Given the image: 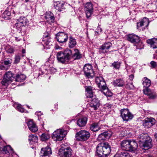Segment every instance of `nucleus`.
I'll use <instances>...</instances> for the list:
<instances>
[{"label": "nucleus", "instance_id": "nucleus-1", "mask_svg": "<svg viewBox=\"0 0 157 157\" xmlns=\"http://www.w3.org/2000/svg\"><path fill=\"white\" fill-rule=\"evenodd\" d=\"M57 59L59 62L62 63H67L71 59L74 60H78L82 58V55L78 49H74V53L70 49L67 48L63 51L58 52L56 54Z\"/></svg>", "mask_w": 157, "mask_h": 157}, {"label": "nucleus", "instance_id": "nucleus-2", "mask_svg": "<svg viewBox=\"0 0 157 157\" xmlns=\"http://www.w3.org/2000/svg\"><path fill=\"white\" fill-rule=\"evenodd\" d=\"M96 156L99 157H107L111 151V147L107 142L98 144L96 147Z\"/></svg>", "mask_w": 157, "mask_h": 157}, {"label": "nucleus", "instance_id": "nucleus-3", "mask_svg": "<svg viewBox=\"0 0 157 157\" xmlns=\"http://www.w3.org/2000/svg\"><path fill=\"white\" fill-rule=\"evenodd\" d=\"M139 145L142 149H148L152 147V139L147 133H142L138 137Z\"/></svg>", "mask_w": 157, "mask_h": 157}, {"label": "nucleus", "instance_id": "nucleus-4", "mask_svg": "<svg viewBox=\"0 0 157 157\" xmlns=\"http://www.w3.org/2000/svg\"><path fill=\"white\" fill-rule=\"evenodd\" d=\"M94 89V88L91 86H87L86 88L87 91V97L92 99L90 104V106L93 108L94 110H96L99 106L100 103L99 100L94 95L93 90Z\"/></svg>", "mask_w": 157, "mask_h": 157}, {"label": "nucleus", "instance_id": "nucleus-5", "mask_svg": "<svg viewBox=\"0 0 157 157\" xmlns=\"http://www.w3.org/2000/svg\"><path fill=\"white\" fill-rule=\"evenodd\" d=\"M121 146L123 150L133 152H135L138 147L137 144L134 140H123L121 142Z\"/></svg>", "mask_w": 157, "mask_h": 157}, {"label": "nucleus", "instance_id": "nucleus-6", "mask_svg": "<svg viewBox=\"0 0 157 157\" xmlns=\"http://www.w3.org/2000/svg\"><path fill=\"white\" fill-rule=\"evenodd\" d=\"M90 133L85 130H81L76 133V140L78 141H84L87 140L90 136Z\"/></svg>", "mask_w": 157, "mask_h": 157}, {"label": "nucleus", "instance_id": "nucleus-7", "mask_svg": "<svg viewBox=\"0 0 157 157\" xmlns=\"http://www.w3.org/2000/svg\"><path fill=\"white\" fill-rule=\"evenodd\" d=\"M66 133L65 131L63 129H57L53 133L52 137L54 141H61L63 139Z\"/></svg>", "mask_w": 157, "mask_h": 157}, {"label": "nucleus", "instance_id": "nucleus-8", "mask_svg": "<svg viewBox=\"0 0 157 157\" xmlns=\"http://www.w3.org/2000/svg\"><path fill=\"white\" fill-rule=\"evenodd\" d=\"M14 75L11 71L6 72L4 75V78L1 82L2 85L7 86L13 81H15Z\"/></svg>", "mask_w": 157, "mask_h": 157}, {"label": "nucleus", "instance_id": "nucleus-9", "mask_svg": "<svg viewBox=\"0 0 157 157\" xmlns=\"http://www.w3.org/2000/svg\"><path fill=\"white\" fill-rule=\"evenodd\" d=\"M56 38L61 45L64 44L68 39L67 34L64 32H59L56 35Z\"/></svg>", "mask_w": 157, "mask_h": 157}, {"label": "nucleus", "instance_id": "nucleus-10", "mask_svg": "<svg viewBox=\"0 0 157 157\" xmlns=\"http://www.w3.org/2000/svg\"><path fill=\"white\" fill-rule=\"evenodd\" d=\"M121 116L124 121H128L133 117V115L127 109H123L120 110Z\"/></svg>", "mask_w": 157, "mask_h": 157}, {"label": "nucleus", "instance_id": "nucleus-11", "mask_svg": "<svg viewBox=\"0 0 157 157\" xmlns=\"http://www.w3.org/2000/svg\"><path fill=\"white\" fill-rule=\"evenodd\" d=\"M29 21L25 17H21L17 19L15 25L16 29L21 31V27L26 25L28 23Z\"/></svg>", "mask_w": 157, "mask_h": 157}, {"label": "nucleus", "instance_id": "nucleus-12", "mask_svg": "<svg viewBox=\"0 0 157 157\" xmlns=\"http://www.w3.org/2000/svg\"><path fill=\"white\" fill-rule=\"evenodd\" d=\"M72 150L70 147H62L59 150V154L62 157H70L72 155Z\"/></svg>", "mask_w": 157, "mask_h": 157}, {"label": "nucleus", "instance_id": "nucleus-13", "mask_svg": "<svg viewBox=\"0 0 157 157\" xmlns=\"http://www.w3.org/2000/svg\"><path fill=\"white\" fill-rule=\"evenodd\" d=\"M83 71L85 75L88 78L90 77H92L94 75L92 66L91 64H86L83 67Z\"/></svg>", "mask_w": 157, "mask_h": 157}, {"label": "nucleus", "instance_id": "nucleus-14", "mask_svg": "<svg viewBox=\"0 0 157 157\" xmlns=\"http://www.w3.org/2000/svg\"><path fill=\"white\" fill-rule=\"evenodd\" d=\"M85 11L87 18H89L93 12V5L90 2L86 3L85 5Z\"/></svg>", "mask_w": 157, "mask_h": 157}, {"label": "nucleus", "instance_id": "nucleus-15", "mask_svg": "<svg viewBox=\"0 0 157 157\" xmlns=\"http://www.w3.org/2000/svg\"><path fill=\"white\" fill-rule=\"evenodd\" d=\"M95 82L99 88L103 90H105L107 88L105 82L102 77L100 76L96 77Z\"/></svg>", "mask_w": 157, "mask_h": 157}, {"label": "nucleus", "instance_id": "nucleus-16", "mask_svg": "<svg viewBox=\"0 0 157 157\" xmlns=\"http://www.w3.org/2000/svg\"><path fill=\"white\" fill-rule=\"evenodd\" d=\"M111 44L110 42H105L99 48V53L100 54H105L107 52L109 49L111 47Z\"/></svg>", "mask_w": 157, "mask_h": 157}, {"label": "nucleus", "instance_id": "nucleus-17", "mask_svg": "<svg viewBox=\"0 0 157 157\" xmlns=\"http://www.w3.org/2000/svg\"><path fill=\"white\" fill-rule=\"evenodd\" d=\"M155 123V121L153 118H147L143 121V125L145 128H148L152 126Z\"/></svg>", "mask_w": 157, "mask_h": 157}, {"label": "nucleus", "instance_id": "nucleus-18", "mask_svg": "<svg viewBox=\"0 0 157 157\" xmlns=\"http://www.w3.org/2000/svg\"><path fill=\"white\" fill-rule=\"evenodd\" d=\"M112 135V133L109 131H107L101 133L98 137V140L100 141L105 140L109 138Z\"/></svg>", "mask_w": 157, "mask_h": 157}, {"label": "nucleus", "instance_id": "nucleus-19", "mask_svg": "<svg viewBox=\"0 0 157 157\" xmlns=\"http://www.w3.org/2000/svg\"><path fill=\"white\" fill-rule=\"evenodd\" d=\"M52 153L51 148L48 147L42 148L40 153V157H48Z\"/></svg>", "mask_w": 157, "mask_h": 157}, {"label": "nucleus", "instance_id": "nucleus-20", "mask_svg": "<svg viewBox=\"0 0 157 157\" xmlns=\"http://www.w3.org/2000/svg\"><path fill=\"white\" fill-rule=\"evenodd\" d=\"M127 38L128 41L134 44H137L140 40L139 36L133 34L128 35Z\"/></svg>", "mask_w": 157, "mask_h": 157}, {"label": "nucleus", "instance_id": "nucleus-21", "mask_svg": "<svg viewBox=\"0 0 157 157\" xmlns=\"http://www.w3.org/2000/svg\"><path fill=\"white\" fill-rule=\"evenodd\" d=\"M143 92L144 94L147 95L148 98L151 99H154L157 97L156 93L149 88L144 90Z\"/></svg>", "mask_w": 157, "mask_h": 157}, {"label": "nucleus", "instance_id": "nucleus-22", "mask_svg": "<svg viewBox=\"0 0 157 157\" xmlns=\"http://www.w3.org/2000/svg\"><path fill=\"white\" fill-rule=\"evenodd\" d=\"M64 3L60 1H56L54 3V6L56 9L58 11L61 12L64 10Z\"/></svg>", "mask_w": 157, "mask_h": 157}, {"label": "nucleus", "instance_id": "nucleus-23", "mask_svg": "<svg viewBox=\"0 0 157 157\" xmlns=\"http://www.w3.org/2000/svg\"><path fill=\"white\" fill-rule=\"evenodd\" d=\"M27 125L29 129L32 132H36L38 129L35 123L33 121H29L27 123Z\"/></svg>", "mask_w": 157, "mask_h": 157}, {"label": "nucleus", "instance_id": "nucleus-24", "mask_svg": "<svg viewBox=\"0 0 157 157\" xmlns=\"http://www.w3.org/2000/svg\"><path fill=\"white\" fill-rule=\"evenodd\" d=\"M87 118L86 117H82L78 120L77 122V125L80 127L85 126L87 123Z\"/></svg>", "mask_w": 157, "mask_h": 157}, {"label": "nucleus", "instance_id": "nucleus-25", "mask_svg": "<svg viewBox=\"0 0 157 157\" xmlns=\"http://www.w3.org/2000/svg\"><path fill=\"white\" fill-rule=\"evenodd\" d=\"M149 23V19L146 17H144L140 22L137 23V27L138 28L143 26L147 27L148 26Z\"/></svg>", "mask_w": 157, "mask_h": 157}, {"label": "nucleus", "instance_id": "nucleus-26", "mask_svg": "<svg viewBox=\"0 0 157 157\" xmlns=\"http://www.w3.org/2000/svg\"><path fill=\"white\" fill-rule=\"evenodd\" d=\"M147 43L153 49L157 48V38H153L147 40Z\"/></svg>", "mask_w": 157, "mask_h": 157}, {"label": "nucleus", "instance_id": "nucleus-27", "mask_svg": "<svg viewBox=\"0 0 157 157\" xmlns=\"http://www.w3.org/2000/svg\"><path fill=\"white\" fill-rule=\"evenodd\" d=\"M12 60L10 59H6L4 61V64L5 66L3 65L0 66V69L2 70H6L8 67L10 66Z\"/></svg>", "mask_w": 157, "mask_h": 157}, {"label": "nucleus", "instance_id": "nucleus-28", "mask_svg": "<svg viewBox=\"0 0 157 157\" xmlns=\"http://www.w3.org/2000/svg\"><path fill=\"white\" fill-rule=\"evenodd\" d=\"M90 130L93 132H97L101 129V126L99 125L98 123H94L90 125Z\"/></svg>", "mask_w": 157, "mask_h": 157}, {"label": "nucleus", "instance_id": "nucleus-29", "mask_svg": "<svg viewBox=\"0 0 157 157\" xmlns=\"http://www.w3.org/2000/svg\"><path fill=\"white\" fill-rule=\"evenodd\" d=\"M77 42L75 38L70 36L69 37L68 46L70 48H73L76 45Z\"/></svg>", "mask_w": 157, "mask_h": 157}, {"label": "nucleus", "instance_id": "nucleus-30", "mask_svg": "<svg viewBox=\"0 0 157 157\" xmlns=\"http://www.w3.org/2000/svg\"><path fill=\"white\" fill-rule=\"evenodd\" d=\"M26 78V76L24 74L20 73L16 75L15 81L16 82H23Z\"/></svg>", "mask_w": 157, "mask_h": 157}, {"label": "nucleus", "instance_id": "nucleus-31", "mask_svg": "<svg viewBox=\"0 0 157 157\" xmlns=\"http://www.w3.org/2000/svg\"><path fill=\"white\" fill-rule=\"evenodd\" d=\"M43 41L46 45H48L50 41V34L49 33L46 31L44 35Z\"/></svg>", "mask_w": 157, "mask_h": 157}, {"label": "nucleus", "instance_id": "nucleus-32", "mask_svg": "<svg viewBox=\"0 0 157 157\" xmlns=\"http://www.w3.org/2000/svg\"><path fill=\"white\" fill-rule=\"evenodd\" d=\"M125 84V82L121 79H116L113 82V84L115 86H118L119 87H122Z\"/></svg>", "mask_w": 157, "mask_h": 157}, {"label": "nucleus", "instance_id": "nucleus-33", "mask_svg": "<svg viewBox=\"0 0 157 157\" xmlns=\"http://www.w3.org/2000/svg\"><path fill=\"white\" fill-rule=\"evenodd\" d=\"M142 81L144 86L146 88L145 89L148 88L151 85V80L146 77H145L142 79Z\"/></svg>", "mask_w": 157, "mask_h": 157}, {"label": "nucleus", "instance_id": "nucleus-34", "mask_svg": "<svg viewBox=\"0 0 157 157\" xmlns=\"http://www.w3.org/2000/svg\"><path fill=\"white\" fill-rule=\"evenodd\" d=\"M11 13L8 11H5L1 15V17L6 20L9 19L10 18Z\"/></svg>", "mask_w": 157, "mask_h": 157}, {"label": "nucleus", "instance_id": "nucleus-35", "mask_svg": "<svg viewBox=\"0 0 157 157\" xmlns=\"http://www.w3.org/2000/svg\"><path fill=\"white\" fill-rule=\"evenodd\" d=\"M116 157H131L129 154L127 152L122 151L121 153L116 154Z\"/></svg>", "mask_w": 157, "mask_h": 157}, {"label": "nucleus", "instance_id": "nucleus-36", "mask_svg": "<svg viewBox=\"0 0 157 157\" xmlns=\"http://www.w3.org/2000/svg\"><path fill=\"white\" fill-rule=\"evenodd\" d=\"M2 152H4L5 153L7 154L9 153L10 151H12L13 149L11 148V146L10 145H7L5 146L2 149Z\"/></svg>", "mask_w": 157, "mask_h": 157}, {"label": "nucleus", "instance_id": "nucleus-37", "mask_svg": "<svg viewBox=\"0 0 157 157\" xmlns=\"http://www.w3.org/2000/svg\"><path fill=\"white\" fill-rule=\"evenodd\" d=\"M121 63L120 62L115 61L112 64V66L114 69L118 70L120 67Z\"/></svg>", "mask_w": 157, "mask_h": 157}, {"label": "nucleus", "instance_id": "nucleus-38", "mask_svg": "<svg viewBox=\"0 0 157 157\" xmlns=\"http://www.w3.org/2000/svg\"><path fill=\"white\" fill-rule=\"evenodd\" d=\"M50 137V135L46 133H43L41 136V139L43 141H45L48 139Z\"/></svg>", "mask_w": 157, "mask_h": 157}, {"label": "nucleus", "instance_id": "nucleus-39", "mask_svg": "<svg viewBox=\"0 0 157 157\" xmlns=\"http://www.w3.org/2000/svg\"><path fill=\"white\" fill-rule=\"evenodd\" d=\"M38 137L34 135H30L29 136V140L30 142H36L37 141Z\"/></svg>", "mask_w": 157, "mask_h": 157}, {"label": "nucleus", "instance_id": "nucleus-40", "mask_svg": "<svg viewBox=\"0 0 157 157\" xmlns=\"http://www.w3.org/2000/svg\"><path fill=\"white\" fill-rule=\"evenodd\" d=\"M14 106L15 107L17 108V109L19 112L23 113L25 112L24 109L22 107L19 105L17 104H14Z\"/></svg>", "mask_w": 157, "mask_h": 157}, {"label": "nucleus", "instance_id": "nucleus-41", "mask_svg": "<svg viewBox=\"0 0 157 157\" xmlns=\"http://www.w3.org/2000/svg\"><path fill=\"white\" fill-rule=\"evenodd\" d=\"M6 49L7 52L9 53H12L14 51L13 48L10 46L7 47Z\"/></svg>", "mask_w": 157, "mask_h": 157}, {"label": "nucleus", "instance_id": "nucleus-42", "mask_svg": "<svg viewBox=\"0 0 157 157\" xmlns=\"http://www.w3.org/2000/svg\"><path fill=\"white\" fill-rule=\"evenodd\" d=\"M50 15L51 14L52 15L50 16V17H49V22L53 23L55 21V17L52 13H51V12H50Z\"/></svg>", "mask_w": 157, "mask_h": 157}, {"label": "nucleus", "instance_id": "nucleus-43", "mask_svg": "<svg viewBox=\"0 0 157 157\" xmlns=\"http://www.w3.org/2000/svg\"><path fill=\"white\" fill-rule=\"evenodd\" d=\"M20 57L19 55L16 56L15 58L14 63H18L20 62Z\"/></svg>", "mask_w": 157, "mask_h": 157}, {"label": "nucleus", "instance_id": "nucleus-44", "mask_svg": "<svg viewBox=\"0 0 157 157\" xmlns=\"http://www.w3.org/2000/svg\"><path fill=\"white\" fill-rule=\"evenodd\" d=\"M150 64H151V68L155 67L157 65L156 62L153 61H151L150 62Z\"/></svg>", "mask_w": 157, "mask_h": 157}, {"label": "nucleus", "instance_id": "nucleus-45", "mask_svg": "<svg viewBox=\"0 0 157 157\" xmlns=\"http://www.w3.org/2000/svg\"><path fill=\"white\" fill-rule=\"evenodd\" d=\"M112 93L111 92L108 91L106 93L105 95L107 96L111 97L112 96Z\"/></svg>", "mask_w": 157, "mask_h": 157}, {"label": "nucleus", "instance_id": "nucleus-46", "mask_svg": "<svg viewBox=\"0 0 157 157\" xmlns=\"http://www.w3.org/2000/svg\"><path fill=\"white\" fill-rule=\"evenodd\" d=\"M134 77V75L133 74H132L129 76V79L130 80L132 81Z\"/></svg>", "mask_w": 157, "mask_h": 157}, {"label": "nucleus", "instance_id": "nucleus-47", "mask_svg": "<svg viewBox=\"0 0 157 157\" xmlns=\"http://www.w3.org/2000/svg\"><path fill=\"white\" fill-rule=\"evenodd\" d=\"M128 86H129V87H132V86H133V85L132 82H131L129 84H126V87H128Z\"/></svg>", "mask_w": 157, "mask_h": 157}, {"label": "nucleus", "instance_id": "nucleus-48", "mask_svg": "<svg viewBox=\"0 0 157 157\" xmlns=\"http://www.w3.org/2000/svg\"><path fill=\"white\" fill-rule=\"evenodd\" d=\"M97 30L99 31V32H102V30L101 28H100V27L98 26L97 28Z\"/></svg>", "mask_w": 157, "mask_h": 157}, {"label": "nucleus", "instance_id": "nucleus-49", "mask_svg": "<svg viewBox=\"0 0 157 157\" xmlns=\"http://www.w3.org/2000/svg\"><path fill=\"white\" fill-rule=\"evenodd\" d=\"M44 74V73L43 71H41V70H39V75H42V74Z\"/></svg>", "mask_w": 157, "mask_h": 157}, {"label": "nucleus", "instance_id": "nucleus-50", "mask_svg": "<svg viewBox=\"0 0 157 157\" xmlns=\"http://www.w3.org/2000/svg\"><path fill=\"white\" fill-rule=\"evenodd\" d=\"M15 39L17 41H20V40H21V38H19V37H15Z\"/></svg>", "mask_w": 157, "mask_h": 157}, {"label": "nucleus", "instance_id": "nucleus-51", "mask_svg": "<svg viewBox=\"0 0 157 157\" xmlns=\"http://www.w3.org/2000/svg\"><path fill=\"white\" fill-rule=\"evenodd\" d=\"M154 136L156 140V141L157 142V133H155L154 135Z\"/></svg>", "mask_w": 157, "mask_h": 157}, {"label": "nucleus", "instance_id": "nucleus-52", "mask_svg": "<svg viewBox=\"0 0 157 157\" xmlns=\"http://www.w3.org/2000/svg\"><path fill=\"white\" fill-rule=\"evenodd\" d=\"M22 53L23 54H24L25 53V49H23L22 50Z\"/></svg>", "mask_w": 157, "mask_h": 157}, {"label": "nucleus", "instance_id": "nucleus-53", "mask_svg": "<svg viewBox=\"0 0 157 157\" xmlns=\"http://www.w3.org/2000/svg\"><path fill=\"white\" fill-rule=\"evenodd\" d=\"M25 0V3H27V2H29V0Z\"/></svg>", "mask_w": 157, "mask_h": 157}, {"label": "nucleus", "instance_id": "nucleus-54", "mask_svg": "<svg viewBox=\"0 0 157 157\" xmlns=\"http://www.w3.org/2000/svg\"><path fill=\"white\" fill-rule=\"evenodd\" d=\"M16 12L14 10L12 11V14H14Z\"/></svg>", "mask_w": 157, "mask_h": 157}, {"label": "nucleus", "instance_id": "nucleus-55", "mask_svg": "<svg viewBox=\"0 0 157 157\" xmlns=\"http://www.w3.org/2000/svg\"><path fill=\"white\" fill-rule=\"evenodd\" d=\"M155 4V5H156V8H157V1L156 2Z\"/></svg>", "mask_w": 157, "mask_h": 157}, {"label": "nucleus", "instance_id": "nucleus-56", "mask_svg": "<svg viewBox=\"0 0 157 157\" xmlns=\"http://www.w3.org/2000/svg\"><path fill=\"white\" fill-rule=\"evenodd\" d=\"M2 148H1V147H0V152L1 151V152H2Z\"/></svg>", "mask_w": 157, "mask_h": 157}, {"label": "nucleus", "instance_id": "nucleus-57", "mask_svg": "<svg viewBox=\"0 0 157 157\" xmlns=\"http://www.w3.org/2000/svg\"><path fill=\"white\" fill-rule=\"evenodd\" d=\"M99 32V31H98V32H97V31L95 32L96 34H98V32Z\"/></svg>", "mask_w": 157, "mask_h": 157}, {"label": "nucleus", "instance_id": "nucleus-58", "mask_svg": "<svg viewBox=\"0 0 157 157\" xmlns=\"http://www.w3.org/2000/svg\"><path fill=\"white\" fill-rule=\"evenodd\" d=\"M56 47V49H59V48H60L59 46H58V48H57V47Z\"/></svg>", "mask_w": 157, "mask_h": 157}, {"label": "nucleus", "instance_id": "nucleus-59", "mask_svg": "<svg viewBox=\"0 0 157 157\" xmlns=\"http://www.w3.org/2000/svg\"><path fill=\"white\" fill-rule=\"evenodd\" d=\"M125 135L124 134V135H122L123 136H124Z\"/></svg>", "mask_w": 157, "mask_h": 157}, {"label": "nucleus", "instance_id": "nucleus-60", "mask_svg": "<svg viewBox=\"0 0 157 157\" xmlns=\"http://www.w3.org/2000/svg\"><path fill=\"white\" fill-rule=\"evenodd\" d=\"M1 136L0 135V139H1Z\"/></svg>", "mask_w": 157, "mask_h": 157}, {"label": "nucleus", "instance_id": "nucleus-61", "mask_svg": "<svg viewBox=\"0 0 157 157\" xmlns=\"http://www.w3.org/2000/svg\"><path fill=\"white\" fill-rule=\"evenodd\" d=\"M24 56V55H22V57H23Z\"/></svg>", "mask_w": 157, "mask_h": 157}, {"label": "nucleus", "instance_id": "nucleus-62", "mask_svg": "<svg viewBox=\"0 0 157 157\" xmlns=\"http://www.w3.org/2000/svg\"><path fill=\"white\" fill-rule=\"evenodd\" d=\"M114 157H115V155L114 156Z\"/></svg>", "mask_w": 157, "mask_h": 157}, {"label": "nucleus", "instance_id": "nucleus-63", "mask_svg": "<svg viewBox=\"0 0 157 157\" xmlns=\"http://www.w3.org/2000/svg\"><path fill=\"white\" fill-rule=\"evenodd\" d=\"M67 123L68 124H69V123L67 122Z\"/></svg>", "mask_w": 157, "mask_h": 157}]
</instances>
